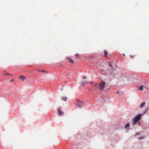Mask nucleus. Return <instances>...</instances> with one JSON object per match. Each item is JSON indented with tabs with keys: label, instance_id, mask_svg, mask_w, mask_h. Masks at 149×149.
Wrapping results in <instances>:
<instances>
[{
	"label": "nucleus",
	"instance_id": "nucleus-9",
	"mask_svg": "<svg viewBox=\"0 0 149 149\" xmlns=\"http://www.w3.org/2000/svg\"><path fill=\"white\" fill-rule=\"evenodd\" d=\"M146 103L145 102H143V103H142L141 105H140V107H141V108H142L144 106V105H145Z\"/></svg>",
	"mask_w": 149,
	"mask_h": 149
},
{
	"label": "nucleus",
	"instance_id": "nucleus-1",
	"mask_svg": "<svg viewBox=\"0 0 149 149\" xmlns=\"http://www.w3.org/2000/svg\"><path fill=\"white\" fill-rule=\"evenodd\" d=\"M141 116L142 114H139L137 115L134 118L133 120L134 122L133 123L134 125H135L137 121L140 120Z\"/></svg>",
	"mask_w": 149,
	"mask_h": 149
},
{
	"label": "nucleus",
	"instance_id": "nucleus-22",
	"mask_svg": "<svg viewBox=\"0 0 149 149\" xmlns=\"http://www.w3.org/2000/svg\"><path fill=\"white\" fill-rule=\"evenodd\" d=\"M123 55L124 56H125V55L124 54H123Z\"/></svg>",
	"mask_w": 149,
	"mask_h": 149
},
{
	"label": "nucleus",
	"instance_id": "nucleus-16",
	"mask_svg": "<svg viewBox=\"0 0 149 149\" xmlns=\"http://www.w3.org/2000/svg\"><path fill=\"white\" fill-rule=\"evenodd\" d=\"M147 109H146L145 111L144 112V113L143 114H145L146 113V112H147Z\"/></svg>",
	"mask_w": 149,
	"mask_h": 149
},
{
	"label": "nucleus",
	"instance_id": "nucleus-11",
	"mask_svg": "<svg viewBox=\"0 0 149 149\" xmlns=\"http://www.w3.org/2000/svg\"><path fill=\"white\" fill-rule=\"evenodd\" d=\"M139 89L141 91H142L143 90V86H141L139 88Z\"/></svg>",
	"mask_w": 149,
	"mask_h": 149
},
{
	"label": "nucleus",
	"instance_id": "nucleus-20",
	"mask_svg": "<svg viewBox=\"0 0 149 149\" xmlns=\"http://www.w3.org/2000/svg\"><path fill=\"white\" fill-rule=\"evenodd\" d=\"M91 84H93V82H91L90 83Z\"/></svg>",
	"mask_w": 149,
	"mask_h": 149
},
{
	"label": "nucleus",
	"instance_id": "nucleus-6",
	"mask_svg": "<svg viewBox=\"0 0 149 149\" xmlns=\"http://www.w3.org/2000/svg\"><path fill=\"white\" fill-rule=\"evenodd\" d=\"M19 78L22 80H23L24 79H26V77L23 75H22L19 77Z\"/></svg>",
	"mask_w": 149,
	"mask_h": 149
},
{
	"label": "nucleus",
	"instance_id": "nucleus-7",
	"mask_svg": "<svg viewBox=\"0 0 149 149\" xmlns=\"http://www.w3.org/2000/svg\"><path fill=\"white\" fill-rule=\"evenodd\" d=\"M67 59L68 60V61L70 63H73V61L70 58L68 57L67 58Z\"/></svg>",
	"mask_w": 149,
	"mask_h": 149
},
{
	"label": "nucleus",
	"instance_id": "nucleus-14",
	"mask_svg": "<svg viewBox=\"0 0 149 149\" xmlns=\"http://www.w3.org/2000/svg\"><path fill=\"white\" fill-rule=\"evenodd\" d=\"M9 75V74L8 73H4V75H5V76H6V75Z\"/></svg>",
	"mask_w": 149,
	"mask_h": 149
},
{
	"label": "nucleus",
	"instance_id": "nucleus-3",
	"mask_svg": "<svg viewBox=\"0 0 149 149\" xmlns=\"http://www.w3.org/2000/svg\"><path fill=\"white\" fill-rule=\"evenodd\" d=\"M77 102V104H78V106L79 107V108H81L82 107V104H83V102L80 101L79 100H77L76 101Z\"/></svg>",
	"mask_w": 149,
	"mask_h": 149
},
{
	"label": "nucleus",
	"instance_id": "nucleus-10",
	"mask_svg": "<svg viewBox=\"0 0 149 149\" xmlns=\"http://www.w3.org/2000/svg\"><path fill=\"white\" fill-rule=\"evenodd\" d=\"M80 85L81 86H84L85 85V83L83 81H81L80 83Z\"/></svg>",
	"mask_w": 149,
	"mask_h": 149
},
{
	"label": "nucleus",
	"instance_id": "nucleus-19",
	"mask_svg": "<svg viewBox=\"0 0 149 149\" xmlns=\"http://www.w3.org/2000/svg\"><path fill=\"white\" fill-rule=\"evenodd\" d=\"M144 138V137H141V138H139V139H143Z\"/></svg>",
	"mask_w": 149,
	"mask_h": 149
},
{
	"label": "nucleus",
	"instance_id": "nucleus-17",
	"mask_svg": "<svg viewBox=\"0 0 149 149\" xmlns=\"http://www.w3.org/2000/svg\"><path fill=\"white\" fill-rule=\"evenodd\" d=\"M13 81V79H11L10 80V82L11 83L12 82V81Z\"/></svg>",
	"mask_w": 149,
	"mask_h": 149
},
{
	"label": "nucleus",
	"instance_id": "nucleus-8",
	"mask_svg": "<svg viewBox=\"0 0 149 149\" xmlns=\"http://www.w3.org/2000/svg\"><path fill=\"white\" fill-rule=\"evenodd\" d=\"M130 127V125L129 123L127 124L125 126V129H127Z\"/></svg>",
	"mask_w": 149,
	"mask_h": 149
},
{
	"label": "nucleus",
	"instance_id": "nucleus-4",
	"mask_svg": "<svg viewBox=\"0 0 149 149\" xmlns=\"http://www.w3.org/2000/svg\"><path fill=\"white\" fill-rule=\"evenodd\" d=\"M104 57H105L106 58L108 57L107 54H108V52L107 50H105L104 51Z\"/></svg>",
	"mask_w": 149,
	"mask_h": 149
},
{
	"label": "nucleus",
	"instance_id": "nucleus-15",
	"mask_svg": "<svg viewBox=\"0 0 149 149\" xmlns=\"http://www.w3.org/2000/svg\"><path fill=\"white\" fill-rule=\"evenodd\" d=\"M75 56L76 57H79V54H76V55H75Z\"/></svg>",
	"mask_w": 149,
	"mask_h": 149
},
{
	"label": "nucleus",
	"instance_id": "nucleus-18",
	"mask_svg": "<svg viewBox=\"0 0 149 149\" xmlns=\"http://www.w3.org/2000/svg\"><path fill=\"white\" fill-rule=\"evenodd\" d=\"M86 78V77L85 76H83V79H85Z\"/></svg>",
	"mask_w": 149,
	"mask_h": 149
},
{
	"label": "nucleus",
	"instance_id": "nucleus-13",
	"mask_svg": "<svg viewBox=\"0 0 149 149\" xmlns=\"http://www.w3.org/2000/svg\"><path fill=\"white\" fill-rule=\"evenodd\" d=\"M38 71H40V72H46V71H45L43 70H39Z\"/></svg>",
	"mask_w": 149,
	"mask_h": 149
},
{
	"label": "nucleus",
	"instance_id": "nucleus-5",
	"mask_svg": "<svg viewBox=\"0 0 149 149\" xmlns=\"http://www.w3.org/2000/svg\"><path fill=\"white\" fill-rule=\"evenodd\" d=\"M58 114L59 116L62 115L63 114V112L60 110L58 109Z\"/></svg>",
	"mask_w": 149,
	"mask_h": 149
},
{
	"label": "nucleus",
	"instance_id": "nucleus-2",
	"mask_svg": "<svg viewBox=\"0 0 149 149\" xmlns=\"http://www.w3.org/2000/svg\"><path fill=\"white\" fill-rule=\"evenodd\" d=\"M105 85V83L104 81H102L100 83L98 86L101 91H103L104 89Z\"/></svg>",
	"mask_w": 149,
	"mask_h": 149
},
{
	"label": "nucleus",
	"instance_id": "nucleus-21",
	"mask_svg": "<svg viewBox=\"0 0 149 149\" xmlns=\"http://www.w3.org/2000/svg\"><path fill=\"white\" fill-rule=\"evenodd\" d=\"M97 86V85H95V87H96Z\"/></svg>",
	"mask_w": 149,
	"mask_h": 149
},
{
	"label": "nucleus",
	"instance_id": "nucleus-12",
	"mask_svg": "<svg viewBox=\"0 0 149 149\" xmlns=\"http://www.w3.org/2000/svg\"><path fill=\"white\" fill-rule=\"evenodd\" d=\"M61 99L64 101H66L67 100V97H61Z\"/></svg>",
	"mask_w": 149,
	"mask_h": 149
}]
</instances>
